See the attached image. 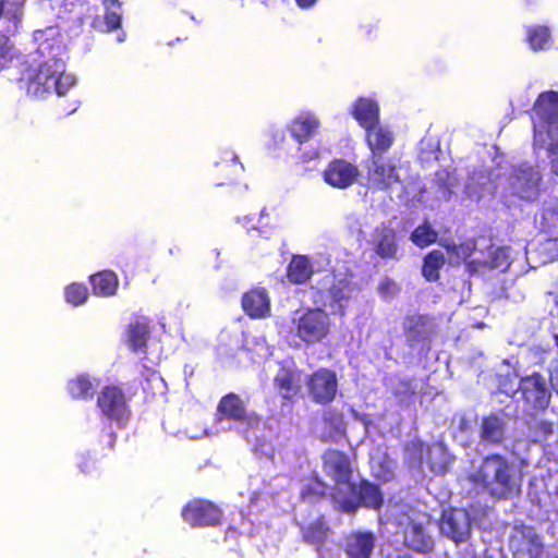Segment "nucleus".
I'll return each mask as SVG.
<instances>
[{
	"label": "nucleus",
	"instance_id": "f257e3e1",
	"mask_svg": "<svg viewBox=\"0 0 558 558\" xmlns=\"http://www.w3.org/2000/svg\"><path fill=\"white\" fill-rule=\"evenodd\" d=\"M469 481L492 498L507 500L520 494L522 473L506 456L489 453L469 475Z\"/></svg>",
	"mask_w": 558,
	"mask_h": 558
},
{
	"label": "nucleus",
	"instance_id": "f03ea898",
	"mask_svg": "<svg viewBox=\"0 0 558 558\" xmlns=\"http://www.w3.org/2000/svg\"><path fill=\"white\" fill-rule=\"evenodd\" d=\"M26 86L28 95L36 98H45L51 93L59 97L65 96L74 86L75 81L65 75L57 62L45 61L38 65H27L20 77Z\"/></svg>",
	"mask_w": 558,
	"mask_h": 558
},
{
	"label": "nucleus",
	"instance_id": "7ed1b4c3",
	"mask_svg": "<svg viewBox=\"0 0 558 558\" xmlns=\"http://www.w3.org/2000/svg\"><path fill=\"white\" fill-rule=\"evenodd\" d=\"M331 499L339 512L349 515L356 514L360 509L380 511L385 504L381 487L364 477L355 482L352 480L345 494L342 488H336Z\"/></svg>",
	"mask_w": 558,
	"mask_h": 558
},
{
	"label": "nucleus",
	"instance_id": "20e7f679",
	"mask_svg": "<svg viewBox=\"0 0 558 558\" xmlns=\"http://www.w3.org/2000/svg\"><path fill=\"white\" fill-rule=\"evenodd\" d=\"M303 371L291 362L279 363V367L272 378L275 391L281 398V405L292 408L302 397Z\"/></svg>",
	"mask_w": 558,
	"mask_h": 558
},
{
	"label": "nucleus",
	"instance_id": "39448f33",
	"mask_svg": "<svg viewBox=\"0 0 558 558\" xmlns=\"http://www.w3.org/2000/svg\"><path fill=\"white\" fill-rule=\"evenodd\" d=\"M330 333V316L320 307L306 308L296 320V335L305 343L322 342Z\"/></svg>",
	"mask_w": 558,
	"mask_h": 558
},
{
	"label": "nucleus",
	"instance_id": "423d86ee",
	"mask_svg": "<svg viewBox=\"0 0 558 558\" xmlns=\"http://www.w3.org/2000/svg\"><path fill=\"white\" fill-rule=\"evenodd\" d=\"M181 517L191 527H214L221 524L223 511L211 500L194 498L182 507Z\"/></svg>",
	"mask_w": 558,
	"mask_h": 558
},
{
	"label": "nucleus",
	"instance_id": "0eeeda50",
	"mask_svg": "<svg viewBox=\"0 0 558 558\" xmlns=\"http://www.w3.org/2000/svg\"><path fill=\"white\" fill-rule=\"evenodd\" d=\"M512 558H542L545 546L535 529L530 525H514L508 543Z\"/></svg>",
	"mask_w": 558,
	"mask_h": 558
},
{
	"label": "nucleus",
	"instance_id": "6e6552de",
	"mask_svg": "<svg viewBox=\"0 0 558 558\" xmlns=\"http://www.w3.org/2000/svg\"><path fill=\"white\" fill-rule=\"evenodd\" d=\"M305 384L314 403L325 405L335 400L338 390V378L335 371L320 367L307 376Z\"/></svg>",
	"mask_w": 558,
	"mask_h": 558
},
{
	"label": "nucleus",
	"instance_id": "1a4fd4ad",
	"mask_svg": "<svg viewBox=\"0 0 558 558\" xmlns=\"http://www.w3.org/2000/svg\"><path fill=\"white\" fill-rule=\"evenodd\" d=\"M322 468L336 488L347 486L353 480V465L350 457L339 449L328 448L322 454Z\"/></svg>",
	"mask_w": 558,
	"mask_h": 558
},
{
	"label": "nucleus",
	"instance_id": "9d476101",
	"mask_svg": "<svg viewBox=\"0 0 558 558\" xmlns=\"http://www.w3.org/2000/svg\"><path fill=\"white\" fill-rule=\"evenodd\" d=\"M97 407L104 416L118 423H124L131 414L124 391L116 385L102 387L97 397Z\"/></svg>",
	"mask_w": 558,
	"mask_h": 558
},
{
	"label": "nucleus",
	"instance_id": "9b49d317",
	"mask_svg": "<svg viewBox=\"0 0 558 558\" xmlns=\"http://www.w3.org/2000/svg\"><path fill=\"white\" fill-rule=\"evenodd\" d=\"M398 166L391 159L383 156H371L366 167L367 185L374 190L384 191L400 183Z\"/></svg>",
	"mask_w": 558,
	"mask_h": 558
},
{
	"label": "nucleus",
	"instance_id": "f8f14e48",
	"mask_svg": "<svg viewBox=\"0 0 558 558\" xmlns=\"http://www.w3.org/2000/svg\"><path fill=\"white\" fill-rule=\"evenodd\" d=\"M533 111L538 120L539 129L544 136L553 138V131H558V92L546 90L538 94Z\"/></svg>",
	"mask_w": 558,
	"mask_h": 558
},
{
	"label": "nucleus",
	"instance_id": "ddd939ff",
	"mask_svg": "<svg viewBox=\"0 0 558 558\" xmlns=\"http://www.w3.org/2000/svg\"><path fill=\"white\" fill-rule=\"evenodd\" d=\"M515 392L521 393V399L530 409L544 410L549 404L550 392L538 373L522 377Z\"/></svg>",
	"mask_w": 558,
	"mask_h": 558
},
{
	"label": "nucleus",
	"instance_id": "4468645a",
	"mask_svg": "<svg viewBox=\"0 0 558 558\" xmlns=\"http://www.w3.org/2000/svg\"><path fill=\"white\" fill-rule=\"evenodd\" d=\"M439 530L456 544L466 542L471 535V518L463 509L445 510L439 521Z\"/></svg>",
	"mask_w": 558,
	"mask_h": 558
},
{
	"label": "nucleus",
	"instance_id": "2eb2a0df",
	"mask_svg": "<svg viewBox=\"0 0 558 558\" xmlns=\"http://www.w3.org/2000/svg\"><path fill=\"white\" fill-rule=\"evenodd\" d=\"M359 175L357 166L343 158L332 159L323 171L324 181L328 185L341 190L354 184Z\"/></svg>",
	"mask_w": 558,
	"mask_h": 558
},
{
	"label": "nucleus",
	"instance_id": "dca6fc26",
	"mask_svg": "<svg viewBox=\"0 0 558 558\" xmlns=\"http://www.w3.org/2000/svg\"><path fill=\"white\" fill-rule=\"evenodd\" d=\"M372 248L383 260H399L400 248L397 231L385 223L375 228L371 240Z\"/></svg>",
	"mask_w": 558,
	"mask_h": 558
},
{
	"label": "nucleus",
	"instance_id": "f3484780",
	"mask_svg": "<svg viewBox=\"0 0 558 558\" xmlns=\"http://www.w3.org/2000/svg\"><path fill=\"white\" fill-rule=\"evenodd\" d=\"M376 536L372 531H353L343 538V553L347 558H372Z\"/></svg>",
	"mask_w": 558,
	"mask_h": 558
},
{
	"label": "nucleus",
	"instance_id": "a211bd4d",
	"mask_svg": "<svg viewBox=\"0 0 558 558\" xmlns=\"http://www.w3.org/2000/svg\"><path fill=\"white\" fill-rule=\"evenodd\" d=\"M243 312L252 319L264 318L270 313V299L265 288H252L241 299Z\"/></svg>",
	"mask_w": 558,
	"mask_h": 558
},
{
	"label": "nucleus",
	"instance_id": "6ab92c4d",
	"mask_svg": "<svg viewBox=\"0 0 558 558\" xmlns=\"http://www.w3.org/2000/svg\"><path fill=\"white\" fill-rule=\"evenodd\" d=\"M217 415L219 421H233L238 423H246L251 418L244 401L234 392H229L219 400Z\"/></svg>",
	"mask_w": 558,
	"mask_h": 558
},
{
	"label": "nucleus",
	"instance_id": "aec40b11",
	"mask_svg": "<svg viewBox=\"0 0 558 558\" xmlns=\"http://www.w3.org/2000/svg\"><path fill=\"white\" fill-rule=\"evenodd\" d=\"M244 168L234 154L227 153L214 166L213 181L217 186L234 183L242 174Z\"/></svg>",
	"mask_w": 558,
	"mask_h": 558
},
{
	"label": "nucleus",
	"instance_id": "412c9836",
	"mask_svg": "<svg viewBox=\"0 0 558 558\" xmlns=\"http://www.w3.org/2000/svg\"><path fill=\"white\" fill-rule=\"evenodd\" d=\"M302 539L305 544L311 545L316 551H322L326 546L331 533L324 515H319L315 520L300 527Z\"/></svg>",
	"mask_w": 558,
	"mask_h": 558
},
{
	"label": "nucleus",
	"instance_id": "4be33fe9",
	"mask_svg": "<svg viewBox=\"0 0 558 558\" xmlns=\"http://www.w3.org/2000/svg\"><path fill=\"white\" fill-rule=\"evenodd\" d=\"M365 142L371 156H383L392 147L395 134L389 126L381 125L379 122L365 130Z\"/></svg>",
	"mask_w": 558,
	"mask_h": 558
},
{
	"label": "nucleus",
	"instance_id": "5701e85b",
	"mask_svg": "<svg viewBox=\"0 0 558 558\" xmlns=\"http://www.w3.org/2000/svg\"><path fill=\"white\" fill-rule=\"evenodd\" d=\"M404 545L408 549L418 554H429L435 543L426 527L418 522L411 521L405 530Z\"/></svg>",
	"mask_w": 558,
	"mask_h": 558
},
{
	"label": "nucleus",
	"instance_id": "b1692460",
	"mask_svg": "<svg viewBox=\"0 0 558 558\" xmlns=\"http://www.w3.org/2000/svg\"><path fill=\"white\" fill-rule=\"evenodd\" d=\"M352 117L360 126L367 130L379 123L380 109L378 104L369 98L360 97L352 107Z\"/></svg>",
	"mask_w": 558,
	"mask_h": 558
},
{
	"label": "nucleus",
	"instance_id": "393cba45",
	"mask_svg": "<svg viewBox=\"0 0 558 558\" xmlns=\"http://www.w3.org/2000/svg\"><path fill=\"white\" fill-rule=\"evenodd\" d=\"M480 438L483 442L499 446L506 439V423L495 413L482 418Z\"/></svg>",
	"mask_w": 558,
	"mask_h": 558
},
{
	"label": "nucleus",
	"instance_id": "a878e982",
	"mask_svg": "<svg viewBox=\"0 0 558 558\" xmlns=\"http://www.w3.org/2000/svg\"><path fill=\"white\" fill-rule=\"evenodd\" d=\"M126 343L133 352H145L150 337V322L147 318L135 319L126 326Z\"/></svg>",
	"mask_w": 558,
	"mask_h": 558
},
{
	"label": "nucleus",
	"instance_id": "bb28decb",
	"mask_svg": "<svg viewBox=\"0 0 558 558\" xmlns=\"http://www.w3.org/2000/svg\"><path fill=\"white\" fill-rule=\"evenodd\" d=\"M319 126L317 117L312 113H302L292 120L289 131L299 144H304L314 136Z\"/></svg>",
	"mask_w": 558,
	"mask_h": 558
},
{
	"label": "nucleus",
	"instance_id": "cd10ccee",
	"mask_svg": "<svg viewBox=\"0 0 558 558\" xmlns=\"http://www.w3.org/2000/svg\"><path fill=\"white\" fill-rule=\"evenodd\" d=\"M89 283L95 295L108 298L117 293L119 278L114 271L105 269L90 275Z\"/></svg>",
	"mask_w": 558,
	"mask_h": 558
},
{
	"label": "nucleus",
	"instance_id": "c85d7f7f",
	"mask_svg": "<svg viewBox=\"0 0 558 558\" xmlns=\"http://www.w3.org/2000/svg\"><path fill=\"white\" fill-rule=\"evenodd\" d=\"M314 268L305 255H293L287 267V279L293 284L306 283L313 276Z\"/></svg>",
	"mask_w": 558,
	"mask_h": 558
},
{
	"label": "nucleus",
	"instance_id": "c756f323",
	"mask_svg": "<svg viewBox=\"0 0 558 558\" xmlns=\"http://www.w3.org/2000/svg\"><path fill=\"white\" fill-rule=\"evenodd\" d=\"M351 283L347 280H338L329 287V306L332 314L341 317L345 315L347 304L351 299Z\"/></svg>",
	"mask_w": 558,
	"mask_h": 558
},
{
	"label": "nucleus",
	"instance_id": "7c9ffc66",
	"mask_svg": "<svg viewBox=\"0 0 558 558\" xmlns=\"http://www.w3.org/2000/svg\"><path fill=\"white\" fill-rule=\"evenodd\" d=\"M326 432L322 434L320 440L325 444L337 442L338 438L345 436L343 415L336 411H327L323 415Z\"/></svg>",
	"mask_w": 558,
	"mask_h": 558
},
{
	"label": "nucleus",
	"instance_id": "2f4dec72",
	"mask_svg": "<svg viewBox=\"0 0 558 558\" xmlns=\"http://www.w3.org/2000/svg\"><path fill=\"white\" fill-rule=\"evenodd\" d=\"M446 264L445 254L440 250H432L423 258L422 276L427 282L440 279V270Z\"/></svg>",
	"mask_w": 558,
	"mask_h": 558
},
{
	"label": "nucleus",
	"instance_id": "473e14b6",
	"mask_svg": "<svg viewBox=\"0 0 558 558\" xmlns=\"http://www.w3.org/2000/svg\"><path fill=\"white\" fill-rule=\"evenodd\" d=\"M328 485L317 475L313 474L310 482L300 490V499L304 502L323 500L328 495Z\"/></svg>",
	"mask_w": 558,
	"mask_h": 558
},
{
	"label": "nucleus",
	"instance_id": "72a5a7b5",
	"mask_svg": "<svg viewBox=\"0 0 558 558\" xmlns=\"http://www.w3.org/2000/svg\"><path fill=\"white\" fill-rule=\"evenodd\" d=\"M550 31L545 25L526 27V43L533 51H541L549 46Z\"/></svg>",
	"mask_w": 558,
	"mask_h": 558
},
{
	"label": "nucleus",
	"instance_id": "f704fd0d",
	"mask_svg": "<svg viewBox=\"0 0 558 558\" xmlns=\"http://www.w3.org/2000/svg\"><path fill=\"white\" fill-rule=\"evenodd\" d=\"M66 390L73 399H88L93 397L94 386L88 375L81 374L66 384Z\"/></svg>",
	"mask_w": 558,
	"mask_h": 558
},
{
	"label": "nucleus",
	"instance_id": "c9c22d12",
	"mask_svg": "<svg viewBox=\"0 0 558 558\" xmlns=\"http://www.w3.org/2000/svg\"><path fill=\"white\" fill-rule=\"evenodd\" d=\"M534 145L539 148H546L549 155H555L550 159L551 172L558 175V131H553V138H546L543 131L535 130L534 133Z\"/></svg>",
	"mask_w": 558,
	"mask_h": 558
},
{
	"label": "nucleus",
	"instance_id": "e433bc0d",
	"mask_svg": "<svg viewBox=\"0 0 558 558\" xmlns=\"http://www.w3.org/2000/svg\"><path fill=\"white\" fill-rule=\"evenodd\" d=\"M428 318L425 315H408L403 320V330L409 340L418 341L426 330Z\"/></svg>",
	"mask_w": 558,
	"mask_h": 558
},
{
	"label": "nucleus",
	"instance_id": "4c0bfd02",
	"mask_svg": "<svg viewBox=\"0 0 558 558\" xmlns=\"http://www.w3.org/2000/svg\"><path fill=\"white\" fill-rule=\"evenodd\" d=\"M438 233L429 223L417 226L411 233V241L418 247H426L437 241Z\"/></svg>",
	"mask_w": 558,
	"mask_h": 558
},
{
	"label": "nucleus",
	"instance_id": "58836bf2",
	"mask_svg": "<svg viewBox=\"0 0 558 558\" xmlns=\"http://www.w3.org/2000/svg\"><path fill=\"white\" fill-rule=\"evenodd\" d=\"M64 298L73 306L84 304L88 298V290L84 283L72 282L64 288Z\"/></svg>",
	"mask_w": 558,
	"mask_h": 558
},
{
	"label": "nucleus",
	"instance_id": "ea45409f",
	"mask_svg": "<svg viewBox=\"0 0 558 558\" xmlns=\"http://www.w3.org/2000/svg\"><path fill=\"white\" fill-rule=\"evenodd\" d=\"M104 25L105 26L101 27L100 29L102 32H107V33H110V32L121 28V26H122L121 8L120 9H117V8L105 9Z\"/></svg>",
	"mask_w": 558,
	"mask_h": 558
},
{
	"label": "nucleus",
	"instance_id": "a19ab883",
	"mask_svg": "<svg viewBox=\"0 0 558 558\" xmlns=\"http://www.w3.org/2000/svg\"><path fill=\"white\" fill-rule=\"evenodd\" d=\"M12 61V45L7 35L0 34V71L8 68Z\"/></svg>",
	"mask_w": 558,
	"mask_h": 558
},
{
	"label": "nucleus",
	"instance_id": "79ce46f5",
	"mask_svg": "<svg viewBox=\"0 0 558 558\" xmlns=\"http://www.w3.org/2000/svg\"><path fill=\"white\" fill-rule=\"evenodd\" d=\"M377 291L381 298H388L398 293L400 289L393 279L384 277L378 283Z\"/></svg>",
	"mask_w": 558,
	"mask_h": 558
},
{
	"label": "nucleus",
	"instance_id": "37998d69",
	"mask_svg": "<svg viewBox=\"0 0 558 558\" xmlns=\"http://www.w3.org/2000/svg\"><path fill=\"white\" fill-rule=\"evenodd\" d=\"M393 395L400 400H412L416 392L410 380H401L399 388L395 390Z\"/></svg>",
	"mask_w": 558,
	"mask_h": 558
},
{
	"label": "nucleus",
	"instance_id": "c03bdc74",
	"mask_svg": "<svg viewBox=\"0 0 558 558\" xmlns=\"http://www.w3.org/2000/svg\"><path fill=\"white\" fill-rule=\"evenodd\" d=\"M147 374H146V380L149 383H156V384H160L162 381V378L161 376L159 375V373L156 371V369H151V368H147L145 367Z\"/></svg>",
	"mask_w": 558,
	"mask_h": 558
},
{
	"label": "nucleus",
	"instance_id": "a18cd8bd",
	"mask_svg": "<svg viewBox=\"0 0 558 558\" xmlns=\"http://www.w3.org/2000/svg\"><path fill=\"white\" fill-rule=\"evenodd\" d=\"M105 9L117 8L120 9L121 2L119 0H101Z\"/></svg>",
	"mask_w": 558,
	"mask_h": 558
},
{
	"label": "nucleus",
	"instance_id": "49530a36",
	"mask_svg": "<svg viewBox=\"0 0 558 558\" xmlns=\"http://www.w3.org/2000/svg\"><path fill=\"white\" fill-rule=\"evenodd\" d=\"M295 1H296V4L302 9H308L316 2V0H295Z\"/></svg>",
	"mask_w": 558,
	"mask_h": 558
},
{
	"label": "nucleus",
	"instance_id": "de8ad7c7",
	"mask_svg": "<svg viewBox=\"0 0 558 558\" xmlns=\"http://www.w3.org/2000/svg\"><path fill=\"white\" fill-rule=\"evenodd\" d=\"M89 465H92V466H93V463H92V461H89V460H86L84 463H82V464H81V470H82V472H86V471H87L86 469H88V466H89Z\"/></svg>",
	"mask_w": 558,
	"mask_h": 558
},
{
	"label": "nucleus",
	"instance_id": "09e8293b",
	"mask_svg": "<svg viewBox=\"0 0 558 558\" xmlns=\"http://www.w3.org/2000/svg\"><path fill=\"white\" fill-rule=\"evenodd\" d=\"M77 109V104L74 101L70 108L64 109L66 113H72Z\"/></svg>",
	"mask_w": 558,
	"mask_h": 558
},
{
	"label": "nucleus",
	"instance_id": "8fccbe9b",
	"mask_svg": "<svg viewBox=\"0 0 558 558\" xmlns=\"http://www.w3.org/2000/svg\"><path fill=\"white\" fill-rule=\"evenodd\" d=\"M277 136L279 137V140H280V141H283V140H284V133H283L282 131H281V132H279V133H276V134H275V138H276Z\"/></svg>",
	"mask_w": 558,
	"mask_h": 558
},
{
	"label": "nucleus",
	"instance_id": "3c124183",
	"mask_svg": "<svg viewBox=\"0 0 558 558\" xmlns=\"http://www.w3.org/2000/svg\"><path fill=\"white\" fill-rule=\"evenodd\" d=\"M116 438H117L116 434L111 433V441H112V444L116 441Z\"/></svg>",
	"mask_w": 558,
	"mask_h": 558
},
{
	"label": "nucleus",
	"instance_id": "603ef678",
	"mask_svg": "<svg viewBox=\"0 0 558 558\" xmlns=\"http://www.w3.org/2000/svg\"><path fill=\"white\" fill-rule=\"evenodd\" d=\"M526 3H527L529 5H531V4H533V3H534V0H526Z\"/></svg>",
	"mask_w": 558,
	"mask_h": 558
},
{
	"label": "nucleus",
	"instance_id": "864d4df0",
	"mask_svg": "<svg viewBox=\"0 0 558 558\" xmlns=\"http://www.w3.org/2000/svg\"><path fill=\"white\" fill-rule=\"evenodd\" d=\"M21 14H22V12L20 11V13H19V14H14V17H15L16 20H19Z\"/></svg>",
	"mask_w": 558,
	"mask_h": 558
}]
</instances>
